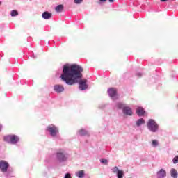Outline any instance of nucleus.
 I'll return each instance as SVG.
<instances>
[{
    "label": "nucleus",
    "instance_id": "f257e3e1",
    "mask_svg": "<svg viewBox=\"0 0 178 178\" xmlns=\"http://www.w3.org/2000/svg\"><path fill=\"white\" fill-rule=\"evenodd\" d=\"M83 68L79 64H70L67 63L63 65V72L60 78L67 85L79 84L80 90L88 89V79L83 78Z\"/></svg>",
    "mask_w": 178,
    "mask_h": 178
},
{
    "label": "nucleus",
    "instance_id": "f03ea898",
    "mask_svg": "<svg viewBox=\"0 0 178 178\" xmlns=\"http://www.w3.org/2000/svg\"><path fill=\"white\" fill-rule=\"evenodd\" d=\"M70 156V154H69L67 150H65V149H60V150H58V152L56 153V159L60 163L66 162L68 161Z\"/></svg>",
    "mask_w": 178,
    "mask_h": 178
},
{
    "label": "nucleus",
    "instance_id": "7ed1b4c3",
    "mask_svg": "<svg viewBox=\"0 0 178 178\" xmlns=\"http://www.w3.org/2000/svg\"><path fill=\"white\" fill-rule=\"evenodd\" d=\"M46 132H47L49 135L54 139L59 138V128H58L56 125H54V124L47 127Z\"/></svg>",
    "mask_w": 178,
    "mask_h": 178
},
{
    "label": "nucleus",
    "instance_id": "20e7f679",
    "mask_svg": "<svg viewBox=\"0 0 178 178\" xmlns=\"http://www.w3.org/2000/svg\"><path fill=\"white\" fill-rule=\"evenodd\" d=\"M147 128L152 134H156L159 131V125L155 120L149 118L147 122Z\"/></svg>",
    "mask_w": 178,
    "mask_h": 178
},
{
    "label": "nucleus",
    "instance_id": "39448f33",
    "mask_svg": "<svg viewBox=\"0 0 178 178\" xmlns=\"http://www.w3.org/2000/svg\"><path fill=\"white\" fill-rule=\"evenodd\" d=\"M3 140L8 144H17L19 142V138L17 135H6Z\"/></svg>",
    "mask_w": 178,
    "mask_h": 178
},
{
    "label": "nucleus",
    "instance_id": "423d86ee",
    "mask_svg": "<svg viewBox=\"0 0 178 178\" xmlns=\"http://www.w3.org/2000/svg\"><path fill=\"white\" fill-rule=\"evenodd\" d=\"M10 166L9 162L8 161H5L4 159L0 160V169L1 172L6 173L8 172V169Z\"/></svg>",
    "mask_w": 178,
    "mask_h": 178
},
{
    "label": "nucleus",
    "instance_id": "0eeeda50",
    "mask_svg": "<svg viewBox=\"0 0 178 178\" xmlns=\"http://www.w3.org/2000/svg\"><path fill=\"white\" fill-rule=\"evenodd\" d=\"M53 89L56 93H63L65 91V86L60 84H56Z\"/></svg>",
    "mask_w": 178,
    "mask_h": 178
},
{
    "label": "nucleus",
    "instance_id": "6e6552de",
    "mask_svg": "<svg viewBox=\"0 0 178 178\" xmlns=\"http://www.w3.org/2000/svg\"><path fill=\"white\" fill-rule=\"evenodd\" d=\"M107 93L110 97L115 99L117 96V89L115 88H108Z\"/></svg>",
    "mask_w": 178,
    "mask_h": 178
},
{
    "label": "nucleus",
    "instance_id": "1a4fd4ad",
    "mask_svg": "<svg viewBox=\"0 0 178 178\" xmlns=\"http://www.w3.org/2000/svg\"><path fill=\"white\" fill-rule=\"evenodd\" d=\"M167 176V172L165 169L161 168L156 172L157 178H165Z\"/></svg>",
    "mask_w": 178,
    "mask_h": 178
},
{
    "label": "nucleus",
    "instance_id": "9d476101",
    "mask_svg": "<svg viewBox=\"0 0 178 178\" xmlns=\"http://www.w3.org/2000/svg\"><path fill=\"white\" fill-rule=\"evenodd\" d=\"M123 114L125 115H133V110L131 108V107H129L124 104V107L123 108Z\"/></svg>",
    "mask_w": 178,
    "mask_h": 178
},
{
    "label": "nucleus",
    "instance_id": "9b49d317",
    "mask_svg": "<svg viewBox=\"0 0 178 178\" xmlns=\"http://www.w3.org/2000/svg\"><path fill=\"white\" fill-rule=\"evenodd\" d=\"M136 114L138 117H143L145 114V111L143 107H138L136 108Z\"/></svg>",
    "mask_w": 178,
    "mask_h": 178
},
{
    "label": "nucleus",
    "instance_id": "f8f14e48",
    "mask_svg": "<svg viewBox=\"0 0 178 178\" xmlns=\"http://www.w3.org/2000/svg\"><path fill=\"white\" fill-rule=\"evenodd\" d=\"M51 17H52V13L48 11L43 12L42 15V19H44L45 20H49V19H51Z\"/></svg>",
    "mask_w": 178,
    "mask_h": 178
},
{
    "label": "nucleus",
    "instance_id": "ddd939ff",
    "mask_svg": "<svg viewBox=\"0 0 178 178\" xmlns=\"http://www.w3.org/2000/svg\"><path fill=\"white\" fill-rule=\"evenodd\" d=\"M75 175L79 178H84V177L86 176V172L85 170H78L77 172H76Z\"/></svg>",
    "mask_w": 178,
    "mask_h": 178
},
{
    "label": "nucleus",
    "instance_id": "4468645a",
    "mask_svg": "<svg viewBox=\"0 0 178 178\" xmlns=\"http://www.w3.org/2000/svg\"><path fill=\"white\" fill-rule=\"evenodd\" d=\"M170 175L173 178H177L178 177V172L175 168H172L170 170Z\"/></svg>",
    "mask_w": 178,
    "mask_h": 178
},
{
    "label": "nucleus",
    "instance_id": "2eb2a0df",
    "mask_svg": "<svg viewBox=\"0 0 178 178\" xmlns=\"http://www.w3.org/2000/svg\"><path fill=\"white\" fill-rule=\"evenodd\" d=\"M144 124H145V120H144V118H139L136 121L137 127H141V125H143Z\"/></svg>",
    "mask_w": 178,
    "mask_h": 178
},
{
    "label": "nucleus",
    "instance_id": "dca6fc26",
    "mask_svg": "<svg viewBox=\"0 0 178 178\" xmlns=\"http://www.w3.org/2000/svg\"><path fill=\"white\" fill-rule=\"evenodd\" d=\"M116 107L118 108L122 109V113H124V103H122V102H118V103H116Z\"/></svg>",
    "mask_w": 178,
    "mask_h": 178
},
{
    "label": "nucleus",
    "instance_id": "f3484780",
    "mask_svg": "<svg viewBox=\"0 0 178 178\" xmlns=\"http://www.w3.org/2000/svg\"><path fill=\"white\" fill-rule=\"evenodd\" d=\"M78 135H79V136H86V135H88V131H86V129H80L78 131Z\"/></svg>",
    "mask_w": 178,
    "mask_h": 178
},
{
    "label": "nucleus",
    "instance_id": "a211bd4d",
    "mask_svg": "<svg viewBox=\"0 0 178 178\" xmlns=\"http://www.w3.org/2000/svg\"><path fill=\"white\" fill-rule=\"evenodd\" d=\"M124 176V170H122L118 168V178H123Z\"/></svg>",
    "mask_w": 178,
    "mask_h": 178
},
{
    "label": "nucleus",
    "instance_id": "6ab92c4d",
    "mask_svg": "<svg viewBox=\"0 0 178 178\" xmlns=\"http://www.w3.org/2000/svg\"><path fill=\"white\" fill-rule=\"evenodd\" d=\"M63 5H57V6H56V12H63Z\"/></svg>",
    "mask_w": 178,
    "mask_h": 178
},
{
    "label": "nucleus",
    "instance_id": "aec40b11",
    "mask_svg": "<svg viewBox=\"0 0 178 178\" xmlns=\"http://www.w3.org/2000/svg\"><path fill=\"white\" fill-rule=\"evenodd\" d=\"M159 140H156V139L152 140V147H159Z\"/></svg>",
    "mask_w": 178,
    "mask_h": 178
},
{
    "label": "nucleus",
    "instance_id": "412c9836",
    "mask_svg": "<svg viewBox=\"0 0 178 178\" xmlns=\"http://www.w3.org/2000/svg\"><path fill=\"white\" fill-rule=\"evenodd\" d=\"M18 15H19V13H18L17 10H13L11 11V16L13 17H14L15 16H18Z\"/></svg>",
    "mask_w": 178,
    "mask_h": 178
},
{
    "label": "nucleus",
    "instance_id": "4be33fe9",
    "mask_svg": "<svg viewBox=\"0 0 178 178\" xmlns=\"http://www.w3.org/2000/svg\"><path fill=\"white\" fill-rule=\"evenodd\" d=\"M111 170H112V172H113V173L117 174V177H118V166H114L113 168H111Z\"/></svg>",
    "mask_w": 178,
    "mask_h": 178
},
{
    "label": "nucleus",
    "instance_id": "5701e85b",
    "mask_svg": "<svg viewBox=\"0 0 178 178\" xmlns=\"http://www.w3.org/2000/svg\"><path fill=\"white\" fill-rule=\"evenodd\" d=\"M100 162H102V163H104V165H108V159H106V158H102L100 159Z\"/></svg>",
    "mask_w": 178,
    "mask_h": 178
},
{
    "label": "nucleus",
    "instance_id": "b1692460",
    "mask_svg": "<svg viewBox=\"0 0 178 178\" xmlns=\"http://www.w3.org/2000/svg\"><path fill=\"white\" fill-rule=\"evenodd\" d=\"M172 161H173V163H178V155H176V156H175L172 159Z\"/></svg>",
    "mask_w": 178,
    "mask_h": 178
},
{
    "label": "nucleus",
    "instance_id": "393cba45",
    "mask_svg": "<svg viewBox=\"0 0 178 178\" xmlns=\"http://www.w3.org/2000/svg\"><path fill=\"white\" fill-rule=\"evenodd\" d=\"M64 178H72L71 173H65V175H64Z\"/></svg>",
    "mask_w": 178,
    "mask_h": 178
},
{
    "label": "nucleus",
    "instance_id": "a878e982",
    "mask_svg": "<svg viewBox=\"0 0 178 178\" xmlns=\"http://www.w3.org/2000/svg\"><path fill=\"white\" fill-rule=\"evenodd\" d=\"M105 107H106V104H99V108H105Z\"/></svg>",
    "mask_w": 178,
    "mask_h": 178
},
{
    "label": "nucleus",
    "instance_id": "bb28decb",
    "mask_svg": "<svg viewBox=\"0 0 178 178\" xmlns=\"http://www.w3.org/2000/svg\"><path fill=\"white\" fill-rule=\"evenodd\" d=\"M136 75L137 76H142L143 74L141 72H137Z\"/></svg>",
    "mask_w": 178,
    "mask_h": 178
},
{
    "label": "nucleus",
    "instance_id": "cd10ccee",
    "mask_svg": "<svg viewBox=\"0 0 178 178\" xmlns=\"http://www.w3.org/2000/svg\"><path fill=\"white\" fill-rule=\"evenodd\" d=\"M2 128H3V125L1 124H0V132H1Z\"/></svg>",
    "mask_w": 178,
    "mask_h": 178
},
{
    "label": "nucleus",
    "instance_id": "c85d7f7f",
    "mask_svg": "<svg viewBox=\"0 0 178 178\" xmlns=\"http://www.w3.org/2000/svg\"><path fill=\"white\" fill-rule=\"evenodd\" d=\"M48 162H49V159H45V161H44V163H45V164H47Z\"/></svg>",
    "mask_w": 178,
    "mask_h": 178
},
{
    "label": "nucleus",
    "instance_id": "c756f323",
    "mask_svg": "<svg viewBox=\"0 0 178 178\" xmlns=\"http://www.w3.org/2000/svg\"><path fill=\"white\" fill-rule=\"evenodd\" d=\"M33 58H36L37 55L36 54H33Z\"/></svg>",
    "mask_w": 178,
    "mask_h": 178
},
{
    "label": "nucleus",
    "instance_id": "7c9ffc66",
    "mask_svg": "<svg viewBox=\"0 0 178 178\" xmlns=\"http://www.w3.org/2000/svg\"><path fill=\"white\" fill-rule=\"evenodd\" d=\"M0 5H1V1H0Z\"/></svg>",
    "mask_w": 178,
    "mask_h": 178
},
{
    "label": "nucleus",
    "instance_id": "2f4dec72",
    "mask_svg": "<svg viewBox=\"0 0 178 178\" xmlns=\"http://www.w3.org/2000/svg\"><path fill=\"white\" fill-rule=\"evenodd\" d=\"M128 178H133V177H128Z\"/></svg>",
    "mask_w": 178,
    "mask_h": 178
},
{
    "label": "nucleus",
    "instance_id": "473e14b6",
    "mask_svg": "<svg viewBox=\"0 0 178 178\" xmlns=\"http://www.w3.org/2000/svg\"><path fill=\"white\" fill-rule=\"evenodd\" d=\"M177 108H178V106H177Z\"/></svg>",
    "mask_w": 178,
    "mask_h": 178
}]
</instances>
